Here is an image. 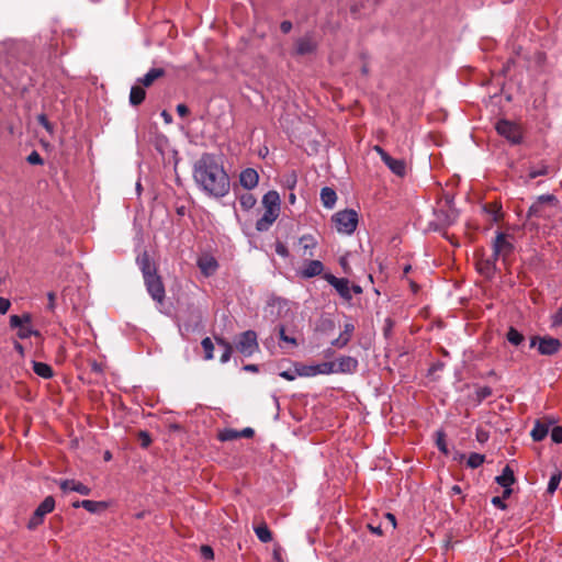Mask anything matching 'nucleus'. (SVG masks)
Segmentation results:
<instances>
[{
	"label": "nucleus",
	"instance_id": "obj_1",
	"mask_svg": "<svg viewBox=\"0 0 562 562\" xmlns=\"http://www.w3.org/2000/svg\"><path fill=\"white\" fill-rule=\"evenodd\" d=\"M193 179L210 196L223 198L229 192V177L213 154L204 153L194 162Z\"/></svg>",
	"mask_w": 562,
	"mask_h": 562
},
{
	"label": "nucleus",
	"instance_id": "obj_2",
	"mask_svg": "<svg viewBox=\"0 0 562 562\" xmlns=\"http://www.w3.org/2000/svg\"><path fill=\"white\" fill-rule=\"evenodd\" d=\"M137 263L143 273L144 282L149 295L158 303H162L166 296L165 285L157 274L155 263L150 260L148 252L144 251L137 257Z\"/></svg>",
	"mask_w": 562,
	"mask_h": 562
},
{
	"label": "nucleus",
	"instance_id": "obj_3",
	"mask_svg": "<svg viewBox=\"0 0 562 562\" xmlns=\"http://www.w3.org/2000/svg\"><path fill=\"white\" fill-rule=\"evenodd\" d=\"M559 204V200L554 194L539 195L528 210L527 217L549 218L552 210Z\"/></svg>",
	"mask_w": 562,
	"mask_h": 562
},
{
	"label": "nucleus",
	"instance_id": "obj_4",
	"mask_svg": "<svg viewBox=\"0 0 562 562\" xmlns=\"http://www.w3.org/2000/svg\"><path fill=\"white\" fill-rule=\"evenodd\" d=\"M331 220L336 229L347 235L352 234L358 225V214L353 210L339 211L333 215Z\"/></svg>",
	"mask_w": 562,
	"mask_h": 562
},
{
	"label": "nucleus",
	"instance_id": "obj_5",
	"mask_svg": "<svg viewBox=\"0 0 562 562\" xmlns=\"http://www.w3.org/2000/svg\"><path fill=\"white\" fill-rule=\"evenodd\" d=\"M495 128L501 136L505 137L513 145H519L522 142L521 127L512 121L499 120Z\"/></svg>",
	"mask_w": 562,
	"mask_h": 562
},
{
	"label": "nucleus",
	"instance_id": "obj_6",
	"mask_svg": "<svg viewBox=\"0 0 562 562\" xmlns=\"http://www.w3.org/2000/svg\"><path fill=\"white\" fill-rule=\"evenodd\" d=\"M319 41L314 32H307L294 42L293 55L306 56L316 53Z\"/></svg>",
	"mask_w": 562,
	"mask_h": 562
},
{
	"label": "nucleus",
	"instance_id": "obj_7",
	"mask_svg": "<svg viewBox=\"0 0 562 562\" xmlns=\"http://www.w3.org/2000/svg\"><path fill=\"white\" fill-rule=\"evenodd\" d=\"M236 349L245 357L252 356L259 350L257 341V334L254 330H246L241 333L236 339Z\"/></svg>",
	"mask_w": 562,
	"mask_h": 562
},
{
	"label": "nucleus",
	"instance_id": "obj_8",
	"mask_svg": "<svg viewBox=\"0 0 562 562\" xmlns=\"http://www.w3.org/2000/svg\"><path fill=\"white\" fill-rule=\"evenodd\" d=\"M55 508V499L53 496H46L44 501L37 506L34 510L32 517L27 522V528L30 530L36 529L44 522V517L52 513Z\"/></svg>",
	"mask_w": 562,
	"mask_h": 562
},
{
	"label": "nucleus",
	"instance_id": "obj_9",
	"mask_svg": "<svg viewBox=\"0 0 562 562\" xmlns=\"http://www.w3.org/2000/svg\"><path fill=\"white\" fill-rule=\"evenodd\" d=\"M31 321H32V317L27 313L23 314L22 316L11 315L10 316V326L19 329L18 337L21 339H26V338L31 337L32 335L38 336L40 333L30 327Z\"/></svg>",
	"mask_w": 562,
	"mask_h": 562
},
{
	"label": "nucleus",
	"instance_id": "obj_10",
	"mask_svg": "<svg viewBox=\"0 0 562 562\" xmlns=\"http://www.w3.org/2000/svg\"><path fill=\"white\" fill-rule=\"evenodd\" d=\"M537 341L539 342V345H538L539 352L544 356H552V355L557 353L562 346L561 341L559 339L550 337V336H546V337H532L530 340V347L533 348L537 345Z\"/></svg>",
	"mask_w": 562,
	"mask_h": 562
},
{
	"label": "nucleus",
	"instance_id": "obj_11",
	"mask_svg": "<svg viewBox=\"0 0 562 562\" xmlns=\"http://www.w3.org/2000/svg\"><path fill=\"white\" fill-rule=\"evenodd\" d=\"M323 278L335 288L338 294L346 301H350L352 299L350 292L349 280L346 278H337L331 273H325Z\"/></svg>",
	"mask_w": 562,
	"mask_h": 562
},
{
	"label": "nucleus",
	"instance_id": "obj_12",
	"mask_svg": "<svg viewBox=\"0 0 562 562\" xmlns=\"http://www.w3.org/2000/svg\"><path fill=\"white\" fill-rule=\"evenodd\" d=\"M334 362V373L352 374L358 369V360L350 356H342Z\"/></svg>",
	"mask_w": 562,
	"mask_h": 562
},
{
	"label": "nucleus",
	"instance_id": "obj_13",
	"mask_svg": "<svg viewBox=\"0 0 562 562\" xmlns=\"http://www.w3.org/2000/svg\"><path fill=\"white\" fill-rule=\"evenodd\" d=\"M492 248H496V252L502 254V260L504 262H506L507 258L514 251V245L507 240V236L504 233H497Z\"/></svg>",
	"mask_w": 562,
	"mask_h": 562
},
{
	"label": "nucleus",
	"instance_id": "obj_14",
	"mask_svg": "<svg viewBox=\"0 0 562 562\" xmlns=\"http://www.w3.org/2000/svg\"><path fill=\"white\" fill-rule=\"evenodd\" d=\"M198 267L205 277L214 274L218 268L217 261L211 255L204 254L198 258Z\"/></svg>",
	"mask_w": 562,
	"mask_h": 562
},
{
	"label": "nucleus",
	"instance_id": "obj_15",
	"mask_svg": "<svg viewBox=\"0 0 562 562\" xmlns=\"http://www.w3.org/2000/svg\"><path fill=\"white\" fill-rule=\"evenodd\" d=\"M59 487L63 492H77L81 495H90L91 488L81 482L75 481V480H63L59 483Z\"/></svg>",
	"mask_w": 562,
	"mask_h": 562
},
{
	"label": "nucleus",
	"instance_id": "obj_16",
	"mask_svg": "<svg viewBox=\"0 0 562 562\" xmlns=\"http://www.w3.org/2000/svg\"><path fill=\"white\" fill-rule=\"evenodd\" d=\"M259 181L258 172L252 168H247L240 172L239 182L240 184L247 189L251 190L257 187Z\"/></svg>",
	"mask_w": 562,
	"mask_h": 562
},
{
	"label": "nucleus",
	"instance_id": "obj_17",
	"mask_svg": "<svg viewBox=\"0 0 562 562\" xmlns=\"http://www.w3.org/2000/svg\"><path fill=\"white\" fill-rule=\"evenodd\" d=\"M280 212L265 209L263 215L256 222L258 232H267L279 217Z\"/></svg>",
	"mask_w": 562,
	"mask_h": 562
},
{
	"label": "nucleus",
	"instance_id": "obj_18",
	"mask_svg": "<svg viewBox=\"0 0 562 562\" xmlns=\"http://www.w3.org/2000/svg\"><path fill=\"white\" fill-rule=\"evenodd\" d=\"M551 171V167L543 160L528 166V173L526 182L536 179L537 177L547 176Z\"/></svg>",
	"mask_w": 562,
	"mask_h": 562
},
{
	"label": "nucleus",
	"instance_id": "obj_19",
	"mask_svg": "<svg viewBox=\"0 0 562 562\" xmlns=\"http://www.w3.org/2000/svg\"><path fill=\"white\" fill-rule=\"evenodd\" d=\"M476 269L486 279H492L497 271V267L492 260L482 257L476 260Z\"/></svg>",
	"mask_w": 562,
	"mask_h": 562
},
{
	"label": "nucleus",
	"instance_id": "obj_20",
	"mask_svg": "<svg viewBox=\"0 0 562 562\" xmlns=\"http://www.w3.org/2000/svg\"><path fill=\"white\" fill-rule=\"evenodd\" d=\"M554 423V420H549L548 423H543V422H540V420H537L535 423V426L530 432V436L531 438L535 440V441H541L543 440L548 432H549V429H550V426Z\"/></svg>",
	"mask_w": 562,
	"mask_h": 562
},
{
	"label": "nucleus",
	"instance_id": "obj_21",
	"mask_svg": "<svg viewBox=\"0 0 562 562\" xmlns=\"http://www.w3.org/2000/svg\"><path fill=\"white\" fill-rule=\"evenodd\" d=\"M166 75L165 69L162 68H151L147 74H145L142 78L137 80L139 85H142L145 88H148L153 86V83L159 79L162 78Z\"/></svg>",
	"mask_w": 562,
	"mask_h": 562
},
{
	"label": "nucleus",
	"instance_id": "obj_22",
	"mask_svg": "<svg viewBox=\"0 0 562 562\" xmlns=\"http://www.w3.org/2000/svg\"><path fill=\"white\" fill-rule=\"evenodd\" d=\"M262 205L266 210L280 212V195L277 191H268L262 198Z\"/></svg>",
	"mask_w": 562,
	"mask_h": 562
},
{
	"label": "nucleus",
	"instance_id": "obj_23",
	"mask_svg": "<svg viewBox=\"0 0 562 562\" xmlns=\"http://www.w3.org/2000/svg\"><path fill=\"white\" fill-rule=\"evenodd\" d=\"M323 270L324 265L319 260H311L305 265L304 269L302 270V277L310 279L322 274Z\"/></svg>",
	"mask_w": 562,
	"mask_h": 562
},
{
	"label": "nucleus",
	"instance_id": "obj_24",
	"mask_svg": "<svg viewBox=\"0 0 562 562\" xmlns=\"http://www.w3.org/2000/svg\"><path fill=\"white\" fill-rule=\"evenodd\" d=\"M389 169L398 177H404L406 173V164L403 159H395L391 156L383 161Z\"/></svg>",
	"mask_w": 562,
	"mask_h": 562
},
{
	"label": "nucleus",
	"instance_id": "obj_25",
	"mask_svg": "<svg viewBox=\"0 0 562 562\" xmlns=\"http://www.w3.org/2000/svg\"><path fill=\"white\" fill-rule=\"evenodd\" d=\"M142 85H135L131 88L130 92V103L133 106H138L142 104L146 98V91Z\"/></svg>",
	"mask_w": 562,
	"mask_h": 562
},
{
	"label": "nucleus",
	"instance_id": "obj_26",
	"mask_svg": "<svg viewBox=\"0 0 562 562\" xmlns=\"http://www.w3.org/2000/svg\"><path fill=\"white\" fill-rule=\"evenodd\" d=\"M321 201L324 207L333 209L337 201V194L334 189L325 187L321 190Z\"/></svg>",
	"mask_w": 562,
	"mask_h": 562
},
{
	"label": "nucleus",
	"instance_id": "obj_27",
	"mask_svg": "<svg viewBox=\"0 0 562 562\" xmlns=\"http://www.w3.org/2000/svg\"><path fill=\"white\" fill-rule=\"evenodd\" d=\"M495 481L502 487H507V485H513L516 481L514 471L512 470V468L509 465H506L503 469L502 474L495 477Z\"/></svg>",
	"mask_w": 562,
	"mask_h": 562
},
{
	"label": "nucleus",
	"instance_id": "obj_28",
	"mask_svg": "<svg viewBox=\"0 0 562 562\" xmlns=\"http://www.w3.org/2000/svg\"><path fill=\"white\" fill-rule=\"evenodd\" d=\"M81 507L91 514H97L103 512L108 508V504L105 502H97L91 499H83L80 502Z\"/></svg>",
	"mask_w": 562,
	"mask_h": 562
},
{
	"label": "nucleus",
	"instance_id": "obj_29",
	"mask_svg": "<svg viewBox=\"0 0 562 562\" xmlns=\"http://www.w3.org/2000/svg\"><path fill=\"white\" fill-rule=\"evenodd\" d=\"M33 371L43 379H50L54 375L52 367L44 362L33 361Z\"/></svg>",
	"mask_w": 562,
	"mask_h": 562
},
{
	"label": "nucleus",
	"instance_id": "obj_30",
	"mask_svg": "<svg viewBox=\"0 0 562 562\" xmlns=\"http://www.w3.org/2000/svg\"><path fill=\"white\" fill-rule=\"evenodd\" d=\"M254 531L258 539L263 543L270 542L272 540V532L266 522H261L260 525L256 526Z\"/></svg>",
	"mask_w": 562,
	"mask_h": 562
},
{
	"label": "nucleus",
	"instance_id": "obj_31",
	"mask_svg": "<svg viewBox=\"0 0 562 562\" xmlns=\"http://www.w3.org/2000/svg\"><path fill=\"white\" fill-rule=\"evenodd\" d=\"M215 340H216L217 345L223 347V349H224V351H223V353H222V356L220 358V361L222 363H226L231 359V356H232V352H233V347H232V345L228 341H226L223 338L216 337Z\"/></svg>",
	"mask_w": 562,
	"mask_h": 562
},
{
	"label": "nucleus",
	"instance_id": "obj_32",
	"mask_svg": "<svg viewBox=\"0 0 562 562\" xmlns=\"http://www.w3.org/2000/svg\"><path fill=\"white\" fill-rule=\"evenodd\" d=\"M561 480H562V472L560 470H555L549 480L547 492L549 494H553L557 491Z\"/></svg>",
	"mask_w": 562,
	"mask_h": 562
},
{
	"label": "nucleus",
	"instance_id": "obj_33",
	"mask_svg": "<svg viewBox=\"0 0 562 562\" xmlns=\"http://www.w3.org/2000/svg\"><path fill=\"white\" fill-rule=\"evenodd\" d=\"M506 338L514 346H519L525 339L524 335L514 327H509Z\"/></svg>",
	"mask_w": 562,
	"mask_h": 562
},
{
	"label": "nucleus",
	"instance_id": "obj_34",
	"mask_svg": "<svg viewBox=\"0 0 562 562\" xmlns=\"http://www.w3.org/2000/svg\"><path fill=\"white\" fill-rule=\"evenodd\" d=\"M239 204L245 211H248L255 206L256 198L251 193H244L239 198Z\"/></svg>",
	"mask_w": 562,
	"mask_h": 562
},
{
	"label": "nucleus",
	"instance_id": "obj_35",
	"mask_svg": "<svg viewBox=\"0 0 562 562\" xmlns=\"http://www.w3.org/2000/svg\"><path fill=\"white\" fill-rule=\"evenodd\" d=\"M315 367V373L317 374H333L335 372L334 370V362L333 361H326L318 364H314Z\"/></svg>",
	"mask_w": 562,
	"mask_h": 562
},
{
	"label": "nucleus",
	"instance_id": "obj_36",
	"mask_svg": "<svg viewBox=\"0 0 562 562\" xmlns=\"http://www.w3.org/2000/svg\"><path fill=\"white\" fill-rule=\"evenodd\" d=\"M485 456L473 452L469 456L467 464L471 469H476L484 463Z\"/></svg>",
	"mask_w": 562,
	"mask_h": 562
},
{
	"label": "nucleus",
	"instance_id": "obj_37",
	"mask_svg": "<svg viewBox=\"0 0 562 562\" xmlns=\"http://www.w3.org/2000/svg\"><path fill=\"white\" fill-rule=\"evenodd\" d=\"M201 346H202V348L204 350V359L205 360H212L213 357H214V355H213L214 345H213L211 338L205 337L204 339H202Z\"/></svg>",
	"mask_w": 562,
	"mask_h": 562
},
{
	"label": "nucleus",
	"instance_id": "obj_38",
	"mask_svg": "<svg viewBox=\"0 0 562 562\" xmlns=\"http://www.w3.org/2000/svg\"><path fill=\"white\" fill-rule=\"evenodd\" d=\"M238 438H239V431L232 429V428H226L218 434V439L221 441H231V440H236Z\"/></svg>",
	"mask_w": 562,
	"mask_h": 562
},
{
	"label": "nucleus",
	"instance_id": "obj_39",
	"mask_svg": "<svg viewBox=\"0 0 562 562\" xmlns=\"http://www.w3.org/2000/svg\"><path fill=\"white\" fill-rule=\"evenodd\" d=\"M296 373L299 376H315V367L306 364H296Z\"/></svg>",
	"mask_w": 562,
	"mask_h": 562
},
{
	"label": "nucleus",
	"instance_id": "obj_40",
	"mask_svg": "<svg viewBox=\"0 0 562 562\" xmlns=\"http://www.w3.org/2000/svg\"><path fill=\"white\" fill-rule=\"evenodd\" d=\"M300 244L303 246L304 250L313 249L316 246V240L312 235H303L300 238Z\"/></svg>",
	"mask_w": 562,
	"mask_h": 562
},
{
	"label": "nucleus",
	"instance_id": "obj_41",
	"mask_svg": "<svg viewBox=\"0 0 562 562\" xmlns=\"http://www.w3.org/2000/svg\"><path fill=\"white\" fill-rule=\"evenodd\" d=\"M278 331H279V338L280 340L284 341V342H288V344H291L292 346H297V341L294 337H290L285 334V328L284 326H279L278 327Z\"/></svg>",
	"mask_w": 562,
	"mask_h": 562
},
{
	"label": "nucleus",
	"instance_id": "obj_42",
	"mask_svg": "<svg viewBox=\"0 0 562 562\" xmlns=\"http://www.w3.org/2000/svg\"><path fill=\"white\" fill-rule=\"evenodd\" d=\"M138 440H139L140 447H143V448H147L151 443V437H150L149 432L145 431V430H140L138 432Z\"/></svg>",
	"mask_w": 562,
	"mask_h": 562
},
{
	"label": "nucleus",
	"instance_id": "obj_43",
	"mask_svg": "<svg viewBox=\"0 0 562 562\" xmlns=\"http://www.w3.org/2000/svg\"><path fill=\"white\" fill-rule=\"evenodd\" d=\"M436 445L438 447V449L445 453L446 456L449 453V450L447 448V443H446V440H445V434L439 431L437 432V441H436Z\"/></svg>",
	"mask_w": 562,
	"mask_h": 562
},
{
	"label": "nucleus",
	"instance_id": "obj_44",
	"mask_svg": "<svg viewBox=\"0 0 562 562\" xmlns=\"http://www.w3.org/2000/svg\"><path fill=\"white\" fill-rule=\"evenodd\" d=\"M551 439L554 443L562 442V426H555L551 430Z\"/></svg>",
	"mask_w": 562,
	"mask_h": 562
},
{
	"label": "nucleus",
	"instance_id": "obj_45",
	"mask_svg": "<svg viewBox=\"0 0 562 562\" xmlns=\"http://www.w3.org/2000/svg\"><path fill=\"white\" fill-rule=\"evenodd\" d=\"M37 121L47 132L53 133V124L48 121L45 114H40L37 116Z\"/></svg>",
	"mask_w": 562,
	"mask_h": 562
},
{
	"label": "nucleus",
	"instance_id": "obj_46",
	"mask_svg": "<svg viewBox=\"0 0 562 562\" xmlns=\"http://www.w3.org/2000/svg\"><path fill=\"white\" fill-rule=\"evenodd\" d=\"M353 330H355V326L353 324L351 323H346L344 325V330L342 333L340 334L341 337H345L347 341H350L351 337H352V334H353Z\"/></svg>",
	"mask_w": 562,
	"mask_h": 562
},
{
	"label": "nucleus",
	"instance_id": "obj_47",
	"mask_svg": "<svg viewBox=\"0 0 562 562\" xmlns=\"http://www.w3.org/2000/svg\"><path fill=\"white\" fill-rule=\"evenodd\" d=\"M26 160L31 165H42L43 164V158L41 157V155L36 150H33L27 156Z\"/></svg>",
	"mask_w": 562,
	"mask_h": 562
},
{
	"label": "nucleus",
	"instance_id": "obj_48",
	"mask_svg": "<svg viewBox=\"0 0 562 562\" xmlns=\"http://www.w3.org/2000/svg\"><path fill=\"white\" fill-rule=\"evenodd\" d=\"M201 557L205 560L214 559V551L210 546H202L200 548Z\"/></svg>",
	"mask_w": 562,
	"mask_h": 562
},
{
	"label": "nucleus",
	"instance_id": "obj_49",
	"mask_svg": "<svg viewBox=\"0 0 562 562\" xmlns=\"http://www.w3.org/2000/svg\"><path fill=\"white\" fill-rule=\"evenodd\" d=\"M476 440L481 443H484L488 440L490 435L488 431H486L483 428H477L475 432Z\"/></svg>",
	"mask_w": 562,
	"mask_h": 562
},
{
	"label": "nucleus",
	"instance_id": "obj_50",
	"mask_svg": "<svg viewBox=\"0 0 562 562\" xmlns=\"http://www.w3.org/2000/svg\"><path fill=\"white\" fill-rule=\"evenodd\" d=\"M56 293L55 292H48L47 293V300H48V304H47V310L50 311V312H54L55 311V307H56Z\"/></svg>",
	"mask_w": 562,
	"mask_h": 562
},
{
	"label": "nucleus",
	"instance_id": "obj_51",
	"mask_svg": "<svg viewBox=\"0 0 562 562\" xmlns=\"http://www.w3.org/2000/svg\"><path fill=\"white\" fill-rule=\"evenodd\" d=\"M491 503L502 510L507 508V505L505 504L504 499L501 496H494Z\"/></svg>",
	"mask_w": 562,
	"mask_h": 562
},
{
	"label": "nucleus",
	"instance_id": "obj_52",
	"mask_svg": "<svg viewBox=\"0 0 562 562\" xmlns=\"http://www.w3.org/2000/svg\"><path fill=\"white\" fill-rule=\"evenodd\" d=\"M279 375L288 381H293L295 380L296 376H299V374L296 373V368L294 369V371H282L279 373Z\"/></svg>",
	"mask_w": 562,
	"mask_h": 562
},
{
	"label": "nucleus",
	"instance_id": "obj_53",
	"mask_svg": "<svg viewBox=\"0 0 562 562\" xmlns=\"http://www.w3.org/2000/svg\"><path fill=\"white\" fill-rule=\"evenodd\" d=\"M11 306L8 299L0 296V314H5Z\"/></svg>",
	"mask_w": 562,
	"mask_h": 562
},
{
	"label": "nucleus",
	"instance_id": "obj_54",
	"mask_svg": "<svg viewBox=\"0 0 562 562\" xmlns=\"http://www.w3.org/2000/svg\"><path fill=\"white\" fill-rule=\"evenodd\" d=\"M348 342L349 341H347L345 337H341L339 335L338 338H336L331 341V346L337 347V348H344L348 345Z\"/></svg>",
	"mask_w": 562,
	"mask_h": 562
},
{
	"label": "nucleus",
	"instance_id": "obj_55",
	"mask_svg": "<svg viewBox=\"0 0 562 562\" xmlns=\"http://www.w3.org/2000/svg\"><path fill=\"white\" fill-rule=\"evenodd\" d=\"M492 395V389L488 387V386H484V387H481L479 391H477V396L480 398H486L488 396Z\"/></svg>",
	"mask_w": 562,
	"mask_h": 562
},
{
	"label": "nucleus",
	"instance_id": "obj_56",
	"mask_svg": "<svg viewBox=\"0 0 562 562\" xmlns=\"http://www.w3.org/2000/svg\"><path fill=\"white\" fill-rule=\"evenodd\" d=\"M255 435V430L250 427H246L239 431V438H251Z\"/></svg>",
	"mask_w": 562,
	"mask_h": 562
},
{
	"label": "nucleus",
	"instance_id": "obj_57",
	"mask_svg": "<svg viewBox=\"0 0 562 562\" xmlns=\"http://www.w3.org/2000/svg\"><path fill=\"white\" fill-rule=\"evenodd\" d=\"M384 519L391 526L392 529H395V527H396V518H395V516L393 514L386 513L384 515Z\"/></svg>",
	"mask_w": 562,
	"mask_h": 562
},
{
	"label": "nucleus",
	"instance_id": "obj_58",
	"mask_svg": "<svg viewBox=\"0 0 562 562\" xmlns=\"http://www.w3.org/2000/svg\"><path fill=\"white\" fill-rule=\"evenodd\" d=\"M373 150L379 154L382 161L386 160V158L390 156L382 147L379 145H375L373 147Z\"/></svg>",
	"mask_w": 562,
	"mask_h": 562
},
{
	"label": "nucleus",
	"instance_id": "obj_59",
	"mask_svg": "<svg viewBox=\"0 0 562 562\" xmlns=\"http://www.w3.org/2000/svg\"><path fill=\"white\" fill-rule=\"evenodd\" d=\"M176 110L177 113L182 117L189 114V108L183 103L178 104Z\"/></svg>",
	"mask_w": 562,
	"mask_h": 562
},
{
	"label": "nucleus",
	"instance_id": "obj_60",
	"mask_svg": "<svg viewBox=\"0 0 562 562\" xmlns=\"http://www.w3.org/2000/svg\"><path fill=\"white\" fill-rule=\"evenodd\" d=\"M368 528L370 529V531L372 533H374L376 536H382L383 535V530H382V526L381 525L374 526L373 524H369Z\"/></svg>",
	"mask_w": 562,
	"mask_h": 562
},
{
	"label": "nucleus",
	"instance_id": "obj_61",
	"mask_svg": "<svg viewBox=\"0 0 562 562\" xmlns=\"http://www.w3.org/2000/svg\"><path fill=\"white\" fill-rule=\"evenodd\" d=\"M280 30L284 34L289 33L292 30V23L290 21L281 22Z\"/></svg>",
	"mask_w": 562,
	"mask_h": 562
},
{
	"label": "nucleus",
	"instance_id": "obj_62",
	"mask_svg": "<svg viewBox=\"0 0 562 562\" xmlns=\"http://www.w3.org/2000/svg\"><path fill=\"white\" fill-rule=\"evenodd\" d=\"M160 115L164 119L166 124L172 123V115L168 111L164 110Z\"/></svg>",
	"mask_w": 562,
	"mask_h": 562
},
{
	"label": "nucleus",
	"instance_id": "obj_63",
	"mask_svg": "<svg viewBox=\"0 0 562 562\" xmlns=\"http://www.w3.org/2000/svg\"><path fill=\"white\" fill-rule=\"evenodd\" d=\"M513 493V488H512V485H507V487H504V491H503V494H502V498L503 499H506L508 498Z\"/></svg>",
	"mask_w": 562,
	"mask_h": 562
},
{
	"label": "nucleus",
	"instance_id": "obj_64",
	"mask_svg": "<svg viewBox=\"0 0 562 562\" xmlns=\"http://www.w3.org/2000/svg\"><path fill=\"white\" fill-rule=\"evenodd\" d=\"M499 258H502V254L496 252V248H493L492 256L488 259L492 260L494 265H496Z\"/></svg>",
	"mask_w": 562,
	"mask_h": 562
}]
</instances>
